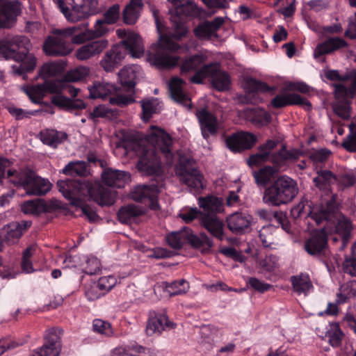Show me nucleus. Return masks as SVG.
Instances as JSON below:
<instances>
[{
	"mask_svg": "<svg viewBox=\"0 0 356 356\" xmlns=\"http://www.w3.org/2000/svg\"><path fill=\"white\" fill-rule=\"evenodd\" d=\"M327 247V234L323 227L314 231L305 243V249L311 255L325 254Z\"/></svg>",
	"mask_w": 356,
	"mask_h": 356,
	"instance_id": "obj_23",
	"label": "nucleus"
},
{
	"mask_svg": "<svg viewBox=\"0 0 356 356\" xmlns=\"http://www.w3.org/2000/svg\"><path fill=\"white\" fill-rule=\"evenodd\" d=\"M89 74V69L85 66H79L67 72L62 79L58 80L60 84L65 82H76L85 79Z\"/></svg>",
	"mask_w": 356,
	"mask_h": 356,
	"instance_id": "obj_50",
	"label": "nucleus"
},
{
	"mask_svg": "<svg viewBox=\"0 0 356 356\" xmlns=\"http://www.w3.org/2000/svg\"><path fill=\"white\" fill-rule=\"evenodd\" d=\"M346 46L347 43L342 38L338 37L330 38L316 47L314 56L316 58H318L324 54H330Z\"/></svg>",
	"mask_w": 356,
	"mask_h": 356,
	"instance_id": "obj_40",
	"label": "nucleus"
},
{
	"mask_svg": "<svg viewBox=\"0 0 356 356\" xmlns=\"http://www.w3.org/2000/svg\"><path fill=\"white\" fill-rule=\"evenodd\" d=\"M81 270L88 275H95L101 270L100 261L95 257H86L83 256Z\"/></svg>",
	"mask_w": 356,
	"mask_h": 356,
	"instance_id": "obj_55",
	"label": "nucleus"
},
{
	"mask_svg": "<svg viewBox=\"0 0 356 356\" xmlns=\"http://www.w3.org/2000/svg\"><path fill=\"white\" fill-rule=\"evenodd\" d=\"M163 186L162 181L138 186L131 191V197L136 202H147L151 209L156 210L159 208L156 198Z\"/></svg>",
	"mask_w": 356,
	"mask_h": 356,
	"instance_id": "obj_18",
	"label": "nucleus"
},
{
	"mask_svg": "<svg viewBox=\"0 0 356 356\" xmlns=\"http://www.w3.org/2000/svg\"><path fill=\"white\" fill-rule=\"evenodd\" d=\"M102 179L107 186L122 188L130 181V175L123 170L106 168L102 173Z\"/></svg>",
	"mask_w": 356,
	"mask_h": 356,
	"instance_id": "obj_32",
	"label": "nucleus"
},
{
	"mask_svg": "<svg viewBox=\"0 0 356 356\" xmlns=\"http://www.w3.org/2000/svg\"><path fill=\"white\" fill-rule=\"evenodd\" d=\"M61 343L59 337L53 331L49 330L45 336L44 345L35 350L31 356H59Z\"/></svg>",
	"mask_w": 356,
	"mask_h": 356,
	"instance_id": "obj_27",
	"label": "nucleus"
},
{
	"mask_svg": "<svg viewBox=\"0 0 356 356\" xmlns=\"http://www.w3.org/2000/svg\"><path fill=\"white\" fill-rule=\"evenodd\" d=\"M21 208L26 214L38 215L44 211V204L40 200H29L24 202Z\"/></svg>",
	"mask_w": 356,
	"mask_h": 356,
	"instance_id": "obj_56",
	"label": "nucleus"
},
{
	"mask_svg": "<svg viewBox=\"0 0 356 356\" xmlns=\"http://www.w3.org/2000/svg\"><path fill=\"white\" fill-rule=\"evenodd\" d=\"M65 68L64 62H50L44 63L39 71V76L46 80L49 78L56 77L61 74Z\"/></svg>",
	"mask_w": 356,
	"mask_h": 356,
	"instance_id": "obj_45",
	"label": "nucleus"
},
{
	"mask_svg": "<svg viewBox=\"0 0 356 356\" xmlns=\"http://www.w3.org/2000/svg\"><path fill=\"white\" fill-rule=\"evenodd\" d=\"M206 60L203 54H197L186 59L181 65V74L195 72L191 81L201 83L204 79L209 77L212 86L218 91L228 90L231 83L229 74L220 70L218 63H210L202 67Z\"/></svg>",
	"mask_w": 356,
	"mask_h": 356,
	"instance_id": "obj_7",
	"label": "nucleus"
},
{
	"mask_svg": "<svg viewBox=\"0 0 356 356\" xmlns=\"http://www.w3.org/2000/svg\"><path fill=\"white\" fill-rule=\"evenodd\" d=\"M184 85L185 82L182 79L178 77L172 78L169 83L170 95L178 103L190 107L191 99L184 90Z\"/></svg>",
	"mask_w": 356,
	"mask_h": 356,
	"instance_id": "obj_35",
	"label": "nucleus"
},
{
	"mask_svg": "<svg viewBox=\"0 0 356 356\" xmlns=\"http://www.w3.org/2000/svg\"><path fill=\"white\" fill-rule=\"evenodd\" d=\"M154 22L160 33L157 44H153L147 54V60L152 65L159 69H167L176 66L179 63V57L172 55L177 51L179 45L172 40L170 33H165V26L162 24L159 10L154 7H150Z\"/></svg>",
	"mask_w": 356,
	"mask_h": 356,
	"instance_id": "obj_5",
	"label": "nucleus"
},
{
	"mask_svg": "<svg viewBox=\"0 0 356 356\" xmlns=\"http://www.w3.org/2000/svg\"><path fill=\"white\" fill-rule=\"evenodd\" d=\"M347 76L344 84L335 85L334 93L337 98H352L356 93V72L347 74Z\"/></svg>",
	"mask_w": 356,
	"mask_h": 356,
	"instance_id": "obj_36",
	"label": "nucleus"
},
{
	"mask_svg": "<svg viewBox=\"0 0 356 356\" xmlns=\"http://www.w3.org/2000/svg\"><path fill=\"white\" fill-rule=\"evenodd\" d=\"M240 118L249 121L257 127L268 124L270 121V115L260 108H246L238 111Z\"/></svg>",
	"mask_w": 356,
	"mask_h": 356,
	"instance_id": "obj_30",
	"label": "nucleus"
},
{
	"mask_svg": "<svg viewBox=\"0 0 356 356\" xmlns=\"http://www.w3.org/2000/svg\"><path fill=\"white\" fill-rule=\"evenodd\" d=\"M144 121H148L153 114L159 113L161 109V105L157 98L145 99L140 102Z\"/></svg>",
	"mask_w": 356,
	"mask_h": 356,
	"instance_id": "obj_49",
	"label": "nucleus"
},
{
	"mask_svg": "<svg viewBox=\"0 0 356 356\" xmlns=\"http://www.w3.org/2000/svg\"><path fill=\"white\" fill-rule=\"evenodd\" d=\"M187 243H190L193 248L198 249L201 252L209 251L213 245L212 240L205 234H194L190 228H188Z\"/></svg>",
	"mask_w": 356,
	"mask_h": 356,
	"instance_id": "obj_42",
	"label": "nucleus"
},
{
	"mask_svg": "<svg viewBox=\"0 0 356 356\" xmlns=\"http://www.w3.org/2000/svg\"><path fill=\"white\" fill-rule=\"evenodd\" d=\"M207 8L211 10V13L214 14L219 10L225 8L228 6L227 0H201Z\"/></svg>",
	"mask_w": 356,
	"mask_h": 356,
	"instance_id": "obj_64",
	"label": "nucleus"
},
{
	"mask_svg": "<svg viewBox=\"0 0 356 356\" xmlns=\"http://www.w3.org/2000/svg\"><path fill=\"white\" fill-rule=\"evenodd\" d=\"M120 6L119 4L115 3L109 7L108 9L104 14V19L110 24H113L120 18Z\"/></svg>",
	"mask_w": 356,
	"mask_h": 356,
	"instance_id": "obj_60",
	"label": "nucleus"
},
{
	"mask_svg": "<svg viewBox=\"0 0 356 356\" xmlns=\"http://www.w3.org/2000/svg\"><path fill=\"white\" fill-rule=\"evenodd\" d=\"M108 25L110 24L101 18L95 21L92 29L89 28L88 23L74 26V28H76V35L73 39V44H81L87 41L99 40V38L106 35L110 32Z\"/></svg>",
	"mask_w": 356,
	"mask_h": 356,
	"instance_id": "obj_16",
	"label": "nucleus"
},
{
	"mask_svg": "<svg viewBox=\"0 0 356 356\" xmlns=\"http://www.w3.org/2000/svg\"><path fill=\"white\" fill-rule=\"evenodd\" d=\"M141 68L136 65L124 67L119 72L118 77L121 84L129 89L134 88L136 80L140 74Z\"/></svg>",
	"mask_w": 356,
	"mask_h": 356,
	"instance_id": "obj_37",
	"label": "nucleus"
},
{
	"mask_svg": "<svg viewBox=\"0 0 356 356\" xmlns=\"http://www.w3.org/2000/svg\"><path fill=\"white\" fill-rule=\"evenodd\" d=\"M52 34L44 42L42 49L44 54L51 56H63L69 54L72 49L67 39L70 38L73 44V39L76 35V28L73 26L54 29Z\"/></svg>",
	"mask_w": 356,
	"mask_h": 356,
	"instance_id": "obj_12",
	"label": "nucleus"
},
{
	"mask_svg": "<svg viewBox=\"0 0 356 356\" xmlns=\"http://www.w3.org/2000/svg\"><path fill=\"white\" fill-rule=\"evenodd\" d=\"M278 144V140H267L258 147L257 152L250 156L247 161L250 167L259 166L266 163H270L273 165H266L253 172L255 182L259 186H265L270 183L279 171L285 170L291 163L296 161L300 156L299 151L289 150L284 145H282L279 150L275 151Z\"/></svg>",
	"mask_w": 356,
	"mask_h": 356,
	"instance_id": "obj_2",
	"label": "nucleus"
},
{
	"mask_svg": "<svg viewBox=\"0 0 356 356\" xmlns=\"http://www.w3.org/2000/svg\"><path fill=\"white\" fill-rule=\"evenodd\" d=\"M293 291L298 296H307L313 292L314 287L309 274L300 273L290 278Z\"/></svg>",
	"mask_w": 356,
	"mask_h": 356,
	"instance_id": "obj_33",
	"label": "nucleus"
},
{
	"mask_svg": "<svg viewBox=\"0 0 356 356\" xmlns=\"http://www.w3.org/2000/svg\"><path fill=\"white\" fill-rule=\"evenodd\" d=\"M242 86L247 92V95L249 97L248 98H250V96L252 95V99H250V102L252 104H258L262 101L258 96L259 93H264L273 90V89L265 83L252 77L244 78Z\"/></svg>",
	"mask_w": 356,
	"mask_h": 356,
	"instance_id": "obj_31",
	"label": "nucleus"
},
{
	"mask_svg": "<svg viewBox=\"0 0 356 356\" xmlns=\"http://www.w3.org/2000/svg\"><path fill=\"white\" fill-rule=\"evenodd\" d=\"M167 1L175 8V12L172 13L170 16L172 29L170 36L174 39L181 40L182 38L185 37L188 32L184 17H198L202 12V9L200 8L196 3L190 1L184 4H182L184 0Z\"/></svg>",
	"mask_w": 356,
	"mask_h": 356,
	"instance_id": "obj_10",
	"label": "nucleus"
},
{
	"mask_svg": "<svg viewBox=\"0 0 356 356\" xmlns=\"http://www.w3.org/2000/svg\"><path fill=\"white\" fill-rule=\"evenodd\" d=\"M79 90L74 87L68 88V93L72 98H68L63 95H55L52 97V103L70 112L85 108V103L80 99H74L78 95Z\"/></svg>",
	"mask_w": 356,
	"mask_h": 356,
	"instance_id": "obj_24",
	"label": "nucleus"
},
{
	"mask_svg": "<svg viewBox=\"0 0 356 356\" xmlns=\"http://www.w3.org/2000/svg\"><path fill=\"white\" fill-rule=\"evenodd\" d=\"M229 229L236 234H244L250 230L253 218L247 213L235 212L227 218Z\"/></svg>",
	"mask_w": 356,
	"mask_h": 356,
	"instance_id": "obj_26",
	"label": "nucleus"
},
{
	"mask_svg": "<svg viewBox=\"0 0 356 356\" xmlns=\"http://www.w3.org/2000/svg\"><path fill=\"white\" fill-rule=\"evenodd\" d=\"M330 153V151L327 149L315 150L310 153L309 159L313 162L314 165L318 166L319 164L327 161Z\"/></svg>",
	"mask_w": 356,
	"mask_h": 356,
	"instance_id": "obj_61",
	"label": "nucleus"
},
{
	"mask_svg": "<svg viewBox=\"0 0 356 356\" xmlns=\"http://www.w3.org/2000/svg\"><path fill=\"white\" fill-rule=\"evenodd\" d=\"M143 0H130L122 11L124 22L128 25L136 23L143 9Z\"/></svg>",
	"mask_w": 356,
	"mask_h": 356,
	"instance_id": "obj_39",
	"label": "nucleus"
},
{
	"mask_svg": "<svg viewBox=\"0 0 356 356\" xmlns=\"http://www.w3.org/2000/svg\"><path fill=\"white\" fill-rule=\"evenodd\" d=\"M117 282V278L114 275L102 276L99 278L96 286L101 291V295H104L110 291Z\"/></svg>",
	"mask_w": 356,
	"mask_h": 356,
	"instance_id": "obj_57",
	"label": "nucleus"
},
{
	"mask_svg": "<svg viewBox=\"0 0 356 356\" xmlns=\"http://www.w3.org/2000/svg\"><path fill=\"white\" fill-rule=\"evenodd\" d=\"M57 186L63 195L73 205L80 207L83 213L90 221H95L97 214L89 206L82 203L85 197H89L101 206L111 205L115 202V192L105 188L99 182L80 181L79 180H60Z\"/></svg>",
	"mask_w": 356,
	"mask_h": 356,
	"instance_id": "obj_3",
	"label": "nucleus"
},
{
	"mask_svg": "<svg viewBox=\"0 0 356 356\" xmlns=\"http://www.w3.org/2000/svg\"><path fill=\"white\" fill-rule=\"evenodd\" d=\"M309 215L314 220L316 225L325 222L323 228L327 234L334 233L337 234L341 241L340 250H343L347 245L348 239L353 229L351 221L344 216L334 207L332 203L316 204L310 207Z\"/></svg>",
	"mask_w": 356,
	"mask_h": 356,
	"instance_id": "obj_4",
	"label": "nucleus"
},
{
	"mask_svg": "<svg viewBox=\"0 0 356 356\" xmlns=\"http://www.w3.org/2000/svg\"><path fill=\"white\" fill-rule=\"evenodd\" d=\"M196 116L200 124L202 134L205 139L217 133L219 123L214 115L202 108L197 111Z\"/></svg>",
	"mask_w": 356,
	"mask_h": 356,
	"instance_id": "obj_28",
	"label": "nucleus"
},
{
	"mask_svg": "<svg viewBox=\"0 0 356 356\" xmlns=\"http://www.w3.org/2000/svg\"><path fill=\"white\" fill-rule=\"evenodd\" d=\"M199 207L202 209L201 223L216 238L223 239V222L216 213L222 211V200L215 196L209 195L198 199Z\"/></svg>",
	"mask_w": 356,
	"mask_h": 356,
	"instance_id": "obj_9",
	"label": "nucleus"
},
{
	"mask_svg": "<svg viewBox=\"0 0 356 356\" xmlns=\"http://www.w3.org/2000/svg\"><path fill=\"white\" fill-rule=\"evenodd\" d=\"M7 109L10 114L17 120L30 118L31 115H34L37 113L36 111H26L20 108H17L14 106H8Z\"/></svg>",
	"mask_w": 356,
	"mask_h": 356,
	"instance_id": "obj_62",
	"label": "nucleus"
},
{
	"mask_svg": "<svg viewBox=\"0 0 356 356\" xmlns=\"http://www.w3.org/2000/svg\"><path fill=\"white\" fill-rule=\"evenodd\" d=\"M24 91L34 103H39L47 93H57L60 91L59 87L53 82L44 81L41 84L26 86Z\"/></svg>",
	"mask_w": 356,
	"mask_h": 356,
	"instance_id": "obj_29",
	"label": "nucleus"
},
{
	"mask_svg": "<svg viewBox=\"0 0 356 356\" xmlns=\"http://www.w3.org/2000/svg\"><path fill=\"white\" fill-rule=\"evenodd\" d=\"M28 338L22 339H13L11 338H3L0 339V356L7 350H11L26 343Z\"/></svg>",
	"mask_w": 356,
	"mask_h": 356,
	"instance_id": "obj_58",
	"label": "nucleus"
},
{
	"mask_svg": "<svg viewBox=\"0 0 356 356\" xmlns=\"http://www.w3.org/2000/svg\"><path fill=\"white\" fill-rule=\"evenodd\" d=\"M82 44L75 51L77 60L83 61L99 56L108 46L106 39L92 40Z\"/></svg>",
	"mask_w": 356,
	"mask_h": 356,
	"instance_id": "obj_21",
	"label": "nucleus"
},
{
	"mask_svg": "<svg viewBox=\"0 0 356 356\" xmlns=\"http://www.w3.org/2000/svg\"><path fill=\"white\" fill-rule=\"evenodd\" d=\"M175 326L165 314L152 312L149 313L145 330L148 336L160 335L166 328L172 329Z\"/></svg>",
	"mask_w": 356,
	"mask_h": 356,
	"instance_id": "obj_22",
	"label": "nucleus"
},
{
	"mask_svg": "<svg viewBox=\"0 0 356 356\" xmlns=\"http://www.w3.org/2000/svg\"><path fill=\"white\" fill-rule=\"evenodd\" d=\"M189 289V284L184 280L165 284V291L170 296L186 293Z\"/></svg>",
	"mask_w": 356,
	"mask_h": 356,
	"instance_id": "obj_54",
	"label": "nucleus"
},
{
	"mask_svg": "<svg viewBox=\"0 0 356 356\" xmlns=\"http://www.w3.org/2000/svg\"><path fill=\"white\" fill-rule=\"evenodd\" d=\"M257 138L254 134L246 131H238L228 136L225 143L232 152H240L252 148Z\"/></svg>",
	"mask_w": 356,
	"mask_h": 356,
	"instance_id": "obj_20",
	"label": "nucleus"
},
{
	"mask_svg": "<svg viewBox=\"0 0 356 356\" xmlns=\"http://www.w3.org/2000/svg\"><path fill=\"white\" fill-rule=\"evenodd\" d=\"M355 296H356V281L351 280L341 286L336 301L341 304Z\"/></svg>",
	"mask_w": 356,
	"mask_h": 356,
	"instance_id": "obj_51",
	"label": "nucleus"
},
{
	"mask_svg": "<svg viewBox=\"0 0 356 356\" xmlns=\"http://www.w3.org/2000/svg\"><path fill=\"white\" fill-rule=\"evenodd\" d=\"M116 34L123 40L106 51L100 61V65L106 72H112L118 67L128 53L136 58L144 54V45L138 34L124 29H117Z\"/></svg>",
	"mask_w": 356,
	"mask_h": 356,
	"instance_id": "obj_6",
	"label": "nucleus"
},
{
	"mask_svg": "<svg viewBox=\"0 0 356 356\" xmlns=\"http://www.w3.org/2000/svg\"><path fill=\"white\" fill-rule=\"evenodd\" d=\"M188 237V227L172 232L166 236L168 244L174 249H180L187 243Z\"/></svg>",
	"mask_w": 356,
	"mask_h": 356,
	"instance_id": "obj_48",
	"label": "nucleus"
},
{
	"mask_svg": "<svg viewBox=\"0 0 356 356\" xmlns=\"http://www.w3.org/2000/svg\"><path fill=\"white\" fill-rule=\"evenodd\" d=\"M51 184L47 179L38 176L35 172L26 191L28 195L41 196L47 194L51 188Z\"/></svg>",
	"mask_w": 356,
	"mask_h": 356,
	"instance_id": "obj_38",
	"label": "nucleus"
},
{
	"mask_svg": "<svg viewBox=\"0 0 356 356\" xmlns=\"http://www.w3.org/2000/svg\"><path fill=\"white\" fill-rule=\"evenodd\" d=\"M172 140L163 129L151 126L145 136L139 138L134 149L139 156L136 168L146 175H159L161 172V161L158 151L170 165L174 159L172 151Z\"/></svg>",
	"mask_w": 356,
	"mask_h": 356,
	"instance_id": "obj_1",
	"label": "nucleus"
},
{
	"mask_svg": "<svg viewBox=\"0 0 356 356\" xmlns=\"http://www.w3.org/2000/svg\"><path fill=\"white\" fill-rule=\"evenodd\" d=\"M93 330L97 333L105 336H111L113 334V330L111 324L108 322L104 321L102 319H95L92 323Z\"/></svg>",
	"mask_w": 356,
	"mask_h": 356,
	"instance_id": "obj_59",
	"label": "nucleus"
},
{
	"mask_svg": "<svg viewBox=\"0 0 356 356\" xmlns=\"http://www.w3.org/2000/svg\"><path fill=\"white\" fill-rule=\"evenodd\" d=\"M146 209L136 204H128L122 207L118 212L119 220L124 224H128L131 220L145 212Z\"/></svg>",
	"mask_w": 356,
	"mask_h": 356,
	"instance_id": "obj_41",
	"label": "nucleus"
},
{
	"mask_svg": "<svg viewBox=\"0 0 356 356\" xmlns=\"http://www.w3.org/2000/svg\"><path fill=\"white\" fill-rule=\"evenodd\" d=\"M200 214V211L196 207L183 208L179 216L185 222H190L195 219Z\"/></svg>",
	"mask_w": 356,
	"mask_h": 356,
	"instance_id": "obj_63",
	"label": "nucleus"
},
{
	"mask_svg": "<svg viewBox=\"0 0 356 356\" xmlns=\"http://www.w3.org/2000/svg\"><path fill=\"white\" fill-rule=\"evenodd\" d=\"M34 174L35 172L29 168L8 169L5 170V176L2 179L7 178L13 185L26 191Z\"/></svg>",
	"mask_w": 356,
	"mask_h": 356,
	"instance_id": "obj_25",
	"label": "nucleus"
},
{
	"mask_svg": "<svg viewBox=\"0 0 356 356\" xmlns=\"http://www.w3.org/2000/svg\"><path fill=\"white\" fill-rule=\"evenodd\" d=\"M67 21L76 23L98 13V0H53Z\"/></svg>",
	"mask_w": 356,
	"mask_h": 356,
	"instance_id": "obj_11",
	"label": "nucleus"
},
{
	"mask_svg": "<svg viewBox=\"0 0 356 356\" xmlns=\"http://www.w3.org/2000/svg\"><path fill=\"white\" fill-rule=\"evenodd\" d=\"M89 97L92 99L104 98L108 95L110 97L109 102L112 105L120 107L128 106L135 102L134 93L124 95L118 92V88L114 85L105 82H96L89 88Z\"/></svg>",
	"mask_w": 356,
	"mask_h": 356,
	"instance_id": "obj_14",
	"label": "nucleus"
},
{
	"mask_svg": "<svg viewBox=\"0 0 356 356\" xmlns=\"http://www.w3.org/2000/svg\"><path fill=\"white\" fill-rule=\"evenodd\" d=\"M224 22V18L221 17H217L211 22H204L194 29V34L201 40H208L213 36H216V31Z\"/></svg>",
	"mask_w": 356,
	"mask_h": 356,
	"instance_id": "obj_34",
	"label": "nucleus"
},
{
	"mask_svg": "<svg viewBox=\"0 0 356 356\" xmlns=\"http://www.w3.org/2000/svg\"><path fill=\"white\" fill-rule=\"evenodd\" d=\"M175 170L179 181L190 188L191 191L197 192L203 188V176L193 166L192 161L187 160L185 162L181 159Z\"/></svg>",
	"mask_w": 356,
	"mask_h": 356,
	"instance_id": "obj_17",
	"label": "nucleus"
},
{
	"mask_svg": "<svg viewBox=\"0 0 356 356\" xmlns=\"http://www.w3.org/2000/svg\"><path fill=\"white\" fill-rule=\"evenodd\" d=\"M30 47V41L25 36L8 35L0 41V59L19 60Z\"/></svg>",
	"mask_w": 356,
	"mask_h": 356,
	"instance_id": "obj_15",
	"label": "nucleus"
},
{
	"mask_svg": "<svg viewBox=\"0 0 356 356\" xmlns=\"http://www.w3.org/2000/svg\"><path fill=\"white\" fill-rule=\"evenodd\" d=\"M67 138V134L64 132L54 129H47L40 132V140L44 144L53 147L63 143Z\"/></svg>",
	"mask_w": 356,
	"mask_h": 356,
	"instance_id": "obj_46",
	"label": "nucleus"
},
{
	"mask_svg": "<svg viewBox=\"0 0 356 356\" xmlns=\"http://www.w3.org/2000/svg\"><path fill=\"white\" fill-rule=\"evenodd\" d=\"M21 10L18 0H0V28L12 27Z\"/></svg>",
	"mask_w": 356,
	"mask_h": 356,
	"instance_id": "obj_19",
	"label": "nucleus"
},
{
	"mask_svg": "<svg viewBox=\"0 0 356 356\" xmlns=\"http://www.w3.org/2000/svg\"><path fill=\"white\" fill-rule=\"evenodd\" d=\"M22 226L17 222H11L5 226L1 231L3 240L9 245L17 243L22 236Z\"/></svg>",
	"mask_w": 356,
	"mask_h": 356,
	"instance_id": "obj_43",
	"label": "nucleus"
},
{
	"mask_svg": "<svg viewBox=\"0 0 356 356\" xmlns=\"http://www.w3.org/2000/svg\"><path fill=\"white\" fill-rule=\"evenodd\" d=\"M298 193L296 181L286 175H282L264 190L262 200L268 206L280 207L291 202Z\"/></svg>",
	"mask_w": 356,
	"mask_h": 356,
	"instance_id": "obj_8",
	"label": "nucleus"
},
{
	"mask_svg": "<svg viewBox=\"0 0 356 356\" xmlns=\"http://www.w3.org/2000/svg\"><path fill=\"white\" fill-rule=\"evenodd\" d=\"M337 181V177L327 170H318L317 176L313 179L316 186L323 191H327Z\"/></svg>",
	"mask_w": 356,
	"mask_h": 356,
	"instance_id": "obj_44",
	"label": "nucleus"
},
{
	"mask_svg": "<svg viewBox=\"0 0 356 356\" xmlns=\"http://www.w3.org/2000/svg\"><path fill=\"white\" fill-rule=\"evenodd\" d=\"M62 172L70 176H84L87 174V164L85 161H72L66 165Z\"/></svg>",
	"mask_w": 356,
	"mask_h": 356,
	"instance_id": "obj_52",
	"label": "nucleus"
},
{
	"mask_svg": "<svg viewBox=\"0 0 356 356\" xmlns=\"http://www.w3.org/2000/svg\"><path fill=\"white\" fill-rule=\"evenodd\" d=\"M330 344L332 347H339L341 343L343 334L338 323H332L329 325L326 332Z\"/></svg>",
	"mask_w": 356,
	"mask_h": 356,
	"instance_id": "obj_53",
	"label": "nucleus"
},
{
	"mask_svg": "<svg viewBox=\"0 0 356 356\" xmlns=\"http://www.w3.org/2000/svg\"><path fill=\"white\" fill-rule=\"evenodd\" d=\"M310 87L304 82H293L289 83L282 92L276 95L271 101L275 108L284 107L288 105H298L307 111L312 109V104L305 98L293 92L299 91L306 93Z\"/></svg>",
	"mask_w": 356,
	"mask_h": 356,
	"instance_id": "obj_13",
	"label": "nucleus"
},
{
	"mask_svg": "<svg viewBox=\"0 0 356 356\" xmlns=\"http://www.w3.org/2000/svg\"><path fill=\"white\" fill-rule=\"evenodd\" d=\"M17 60L21 61V63L18 66H14L13 70L15 73L19 75L33 71L37 64L36 58L33 54H28V52L24 53L22 57Z\"/></svg>",
	"mask_w": 356,
	"mask_h": 356,
	"instance_id": "obj_47",
	"label": "nucleus"
}]
</instances>
